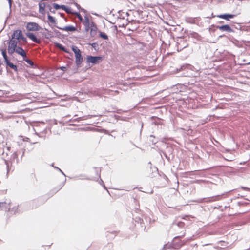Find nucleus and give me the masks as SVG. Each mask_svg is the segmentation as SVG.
<instances>
[{
  "label": "nucleus",
  "instance_id": "f257e3e1",
  "mask_svg": "<svg viewBox=\"0 0 250 250\" xmlns=\"http://www.w3.org/2000/svg\"><path fill=\"white\" fill-rule=\"evenodd\" d=\"M147 167L152 170V173L149 175V176L151 178H153L158 176L157 181L159 184V186L160 187L166 186L168 183V178L166 175L164 174H160L158 172L157 167H152L150 162L148 163Z\"/></svg>",
  "mask_w": 250,
  "mask_h": 250
},
{
  "label": "nucleus",
  "instance_id": "f03ea898",
  "mask_svg": "<svg viewBox=\"0 0 250 250\" xmlns=\"http://www.w3.org/2000/svg\"><path fill=\"white\" fill-rule=\"evenodd\" d=\"M17 42L10 39L8 42L7 51L9 54L12 55L14 52L17 53L22 57H26L25 51L21 47L18 46Z\"/></svg>",
  "mask_w": 250,
  "mask_h": 250
},
{
  "label": "nucleus",
  "instance_id": "7ed1b4c3",
  "mask_svg": "<svg viewBox=\"0 0 250 250\" xmlns=\"http://www.w3.org/2000/svg\"><path fill=\"white\" fill-rule=\"evenodd\" d=\"M10 40L17 42L19 44H20L21 41L25 43H26L27 42L26 38L24 36L21 30L14 31Z\"/></svg>",
  "mask_w": 250,
  "mask_h": 250
},
{
  "label": "nucleus",
  "instance_id": "20e7f679",
  "mask_svg": "<svg viewBox=\"0 0 250 250\" xmlns=\"http://www.w3.org/2000/svg\"><path fill=\"white\" fill-rule=\"evenodd\" d=\"M72 49L74 52L76 58V63L77 66H80L83 62V58L80 49L76 46H72Z\"/></svg>",
  "mask_w": 250,
  "mask_h": 250
},
{
  "label": "nucleus",
  "instance_id": "39448f33",
  "mask_svg": "<svg viewBox=\"0 0 250 250\" xmlns=\"http://www.w3.org/2000/svg\"><path fill=\"white\" fill-rule=\"evenodd\" d=\"M185 227V224L183 222L181 221H175L172 224V228L176 230L177 228H181L183 229V231H181V233H182L181 235L176 236L175 238L177 237H182L185 236V231L184 230Z\"/></svg>",
  "mask_w": 250,
  "mask_h": 250
},
{
  "label": "nucleus",
  "instance_id": "423d86ee",
  "mask_svg": "<svg viewBox=\"0 0 250 250\" xmlns=\"http://www.w3.org/2000/svg\"><path fill=\"white\" fill-rule=\"evenodd\" d=\"M18 157H10V160H6L3 159L5 162V164L6 165L7 168V175H8V173L10 170H12V167L13 164L15 163L16 161V163H18V160L17 159Z\"/></svg>",
  "mask_w": 250,
  "mask_h": 250
},
{
  "label": "nucleus",
  "instance_id": "0eeeda50",
  "mask_svg": "<svg viewBox=\"0 0 250 250\" xmlns=\"http://www.w3.org/2000/svg\"><path fill=\"white\" fill-rule=\"evenodd\" d=\"M26 28L29 31H38L41 29L38 23L34 22L27 23Z\"/></svg>",
  "mask_w": 250,
  "mask_h": 250
},
{
  "label": "nucleus",
  "instance_id": "6e6552de",
  "mask_svg": "<svg viewBox=\"0 0 250 250\" xmlns=\"http://www.w3.org/2000/svg\"><path fill=\"white\" fill-rule=\"evenodd\" d=\"M223 195V194H222L221 195L213 196L210 197L208 198H204L201 199L200 200L199 202H202L203 200H206V202H212L213 201H218L221 199V196Z\"/></svg>",
  "mask_w": 250,
  "mask_h": 250
},
{
  "label": "nucleus",
  "instance_id": "1a4fd4ad",
  "mask_svg": "<svg viewBox=\"0 0 250 250\" xmlns=\"http://www.w3.org/2000/svg\"><path fill=\"white\" fill-rule=\"evenodd\" d=\"M102 60V57H94V56H87V62L88 63H92L93 64H96L100 62Z\"/></svg>",
  "mask_w": 250,
  "mask_h": 250
},
{
  "label": "nucleus",
  "instance_id": "9d476101",
  "mask_svg": "<svg viewBox=\"0 0 250 250\" xmlns=\"http://www.w3.org/2000/svg\"><path fill=\"white\" fill-rule=\"evenodd\" d=\"M82 22L85 27V31L86 32L88 31L90 29V25L91 26L89 17L88 16H85Z\"/></svg>",
  "mask_w": 250,
  "mask_h": 250
},
{
  "label": "nucleus",
  "instance_id": "9b49d317",
  "mask_svg": "<svg viewBox=\"0 0 250 250\" xmlns=\"http://www.w3.org/2000/svg\"><path fill=\"white\" fill-rule=\"evenodd\" d=\"M10 202H0V209H4L5 211L10 210Z\"/></svg>",
  "mask_w": 250,
  "mask_h": 250
},
{
  "label": "nucleus",
  "instance_id": "f8f14e48",
  "mask_svg": "<svg viewBox=\"0 0 250 250\" xmlns=\"http://www.w3.org/2000/svg\"><path fill=\"white\" fill-rule=\"evenodd\" d=\"M26 34L27 37L31 40L33 42L37 43H40L41 40L38 39L33 33L31 32H27Z\"/></svg>",
  "mask_w": 250,
  "mask_h": 250
},
{
  "label": "nucleus",
  "instance_id": "ddd939ff",
  "mask_svg": "<svg viewBox=\"0 0 250 250\" xmlns=\"http://www.w3.org/2000/svg\"><path fill=\"white\" fill-rule=\"evenodd\" d=\"M216 28L221 31H226L228 32H232L233 30L229 25L226 24L222 26H217Z\"/></svg>",
  "mask_w": 250,
  "mask_h": 250
},
{
  "label": "nucleus",
  "instance_id": "4468645a",
  "mask_svg": "<svg viewBox=\"0 0 250 250\" xmlns=\"http://www.w3.org/2000/svg\"><path fill=\"white\" fill-rule=\"evenodd\" d=\"M217 17L229 21V19L233 18L235 17L234 15L230 14H224L216 16Z\"/></svg>",
  "mask_w": 250,
  "mask_h": 250
},
{
  "label": "nucleus",
  "instance_id": "2eb2a0df",
  "mask_svg": "<svg viewBox=\"0 0 250 250\" xmlns=\"http://www.w3.org/2000/svg\"><path fill=\"white\" fill-rule=\"evenodd\" d=\"M94 171L96 177H92L89 179L92 180H97L100 178L101 168L100 167H94Z\"/></svg>",
  "mask_w": 250,
  "mask_h": 250
},
{
  "label": "nucleus",
  "instance_id": "dca6fc26",
  "mask_svg": "<svg viewBox=\"0 0 250 250\" xmlns=\"http://www.w3.org/2000/svg\"><path fill=\"white\" fill-rule=\"evenodd\" d=\"M90 34L92 37H94L97 32V28L95 23L93 22H91V26L90 27Z\"/></svg>",
  "mask_w": 250,
  "mask_h": 250
},
{
  "label": "nucleus",
  "instance_id": "f3484780",
  "mask_svg": "<svg viewBox=\"0 0 250 250\" xmlns=\"http://www.w3.org/2000/svg\"><path fill=\"white\" fill-rule=\"evenodd\" d=\"M59 29L67 32H74L77 30L76 28L73 26H67L62 28H59Z\"/></svg>",
  "mask_w": 250,
  "mask_h": 250
},
{
  "label": "nucleus",
  "instance_id": "a211bd4d",
  "mask_svg": "<svg viewBox=\"0 0 250 250\" xmlns=\"http://www.w3.org/2000/svg\"><path fill=\"white\" fill-rule=\"evenodd\" d=\"M53 7L56 9H59L62 8L63 10L66 11L67 13H69V11L66 9V6L65 5H59L58 4L53 3Z\"/></svg>",
  "mask_w": 250,
  "mask_h": 250
},
{
  "label": "nucleus",
  "instance_id": "6ab92c4d",
  "mask_svg": "<svg viewBox=\"0 0 250 250\" xmlns=\"http://www.w3.org/2000/svg\"><path fill=\"white\" fill-rule=\"evenodd\" d=\"M5 63L7 66H8L11 69L14 70L15 71L17 70V67L16 65H14L13 63L10 62V60H8L7 61L5 62Z\"/></svg>",
  "mask_w": 250,
  "mask_h": 250
},
{
  "label": "nucleus",
  "instance_id": "aec40b11",
  "mask_svg": "<svg viewBox=\"0 0 250 250\" xmlns=\"http://www.w3.org/2000/svg\"><path fill=\"white\" fill-rule=\"evenodd\" d=\"M1 51L2 55L3 56V57L4 59L5 62L9 60L8 58L7 57V54H6V50L5 48L4 49H0Z\"/></svg>",
  "mask_w": 250,
  "mask_h": 250
},
{
  "label": "nucleus",
  "instance_id": "412c9836",
  "mask_svg": "<svg viewBox=\"0 0 250 250\" xmlns=\"http://www.w3.org/2000/svg\"><path fill=\"white\" fill-rule=\"evenodd\" d=\"M45 5L44 3L39 4V12L41 14H44L45 12Z\"/></svg>",
  "mask_w": 250,
  "mask_h": 250
},
{
  "label": "nucleus",
  "instance_id": "4be33fe9",
  "mask_svg": "<svg viewBox=\"0 0 250 250\" xmlns=\"http://www.w3.org/2000/svg\"><path fill=\"white\" fill-rule=\"evenodd\" d=\"M56 45L60 50H62V51H64L65 52H66L68 53H69V51L68 50H67L66 49H65V47H63L62 44H61L60 43H57Z\"/></svg>",
  "mask_w": 250,
  "mask_h": 250
},
{
  "label": "nucleus",
  "instance_id": "5701e85b",
  "mask_svg": "<svg viewBox=\"0 0 250 250\" xmlns=\"http://www.w3.org/2000/svg\"><path fill=\"white\" fill-rule=\"evenodd\" d=\"M99 36L104 40H108V38L106 34H105L104 33L100 32L99 33Z\"/></svg>",
  "mask_w": 250,
  "mask_h": 250
},
{
  "label": "nucleus",
  "instance_id": "b1692460",
  "mask_svg": "<svg viewBox=\"0 0 250 250\" xmlns=\"http://www.w3.org/2000/svg\"><path fill=\"white\" fill-rule=\"evenodd\" d=\"M48 20L52 23L55 24L56 23L55 18L50 15H48Z\"/></svg>",
  "mask_w": 250,
  "mask_h": 250
},
{
  "label": "nucleus",
  "instance_id": "393cba45",
  "mask_svg": "<svg viewBox=\"0 0 250 250\" xmlns=\"http://www.w3.org/2000/svg\"><path fill=\"white\" fill-rule=\"evenodd\" d=\"M246 164L247 166H250V159L249 160H247L246 161H244L243 162L239 163V164H240V165H242V164Z\"/></svg>",
  "mask_w": 250,
  "mask_h": 250
},
{
  "label": "nucleus",
  "instance_id": "a878e982",
  "mask_svg": "<svg viewBox=\"0 0 250 250\" xmlns=\"http://www.w3.org/2000/svg\"><path fill=\"white\" fill-rule=\"evenodd\" d=\"M76 16L81 22L83 21V18L82 16L80 14L77 13Z\"/></svg>",
  "mask_w": 250,
  "mask_h": 250
},
{
  "label": "nucleus",
  "instance_id": "bb28decb",
  "mask_svg": "<svg viewBox=\"0 0 250 250\" xmlns=\"http://www.w3.org/2000/svg\"><path fill=\"white\" fill-rule=\"evenodd\" d=\"M25 61L26 62H27L30 65L32 66L34 65V62L30 60L27 59L25 60Z\"/></svg>",
  "mask_w": 250,
  "mask_h": 250
},
{
  "label": "nucleus",
  "instance_id": "cd10ccee",
  "mask_svg": "<svg viewBox=\"0 0 250 250\" xmlns=\"http://www.w3.org/2000/svg\"><path fill=\"white\" fill-rule=\"evenodd\" d=\"M241 188L244 190L250 191V188L247 187L242 186L241 187Z\"/></svg>",
  "mask_w": 250,
  "mask_h": 250
},
{
  "label": "nucleus",
  "instance_id": "c85d7f7f",
  "mask_svg": "<svg viewBox=\"0 0 250 250\" xmlns=\"http://www.w3.org/2000/svg\"><path fill=\"white\" fill-rule=\"evenodd\" d=\"M137 220H136L138 223H140V224L143 221V219L139 217L138 218H136Z\"/></svg>",
  "mask_w": 250,
  "mask_h": 250
},
{
  "label": "nucleus",
  "instance_id": "c756f323",
  "mask_svg": "<svg viewBox=\"0 0 250 250\" xmlns=\"http://www.w3.org/2000/svg\"><path fill=\"white\" fill-rule=\"evenodd\" d=\"M223 158L224 160L226 161H232L234 160L232 159H228L226 158L225 157H223Z\"/></svg>",
  "mask_w": 250,
  "mask_h": 250
},
{
  "label": "nucleus",
  "instance_id": "7c9ffc66",
  "mask_svg": "<svg viewBox=\"0 0 250 250\" xmlns=\"http://www.w3.org/2000/svg\"><path fill=\"white\" fill-rule=\"evenodd\" d=\"M59 171L65 177H66L65 174L63 173V172L60 168L59 169Z\"/></svg>",
  "mask_w": 250,
  "mask_h": 250
},
{
  "label": "nucleus",
  "instance_id": "2f4dec72",
  "mask_svg": "<svg viewBox=\"0 0 250 250\" xmlns=\"http://www.w3.org/2000/svg\"><path fill=\"white\" fill-rule=\"evenodd\" d=\"M8 0V2L9 3L10 6H11L12 4V0Z\"/></svg>",
  "mask_w": 250,
  "mask_h": 250
},
{
  "label": "nucleus",
  "instance_id": "473e14b6",
  "mask_svg": "<svg viewBox=\"0 0 250 250\" xmlns=\"http://www.w3.org/2000/svg\"><path fill=\"white\" fill-rule=\"evenodd\" d=\"M167 160L170 162V157H166Z\"/></svg>",
  "mask_w": 250,
  "mask_h": 250
},
{
  "label": "nucleus",
  "instance_id": "72a5a7b5",
  "mask_svg": "<svg viewBox=\"0 0 250 250\" xmlns=\"http://www.w3.org/2000/svg\"><path fill=\"white\" fill-rule=\"evenodd\" d=\"M135 209H136L135 211H136L137 213H138V212H137L138 211H140V210H139L137 208H135Z\"/></svg>",
  "mask_w": 250,
  "mask_h": 250
},
{
  "label": "nucleus",
  "instance_id": "f704fd0d",
  "mask_svg": "<svg viewBox=\"0 0 250 250\" xmlns=\"http://www.w3.org/2000/svg\"><path fill=\"white\" fill-rule=\"evenodd\" d=\"M54 168L58 170H59V169H60L59 167H54Z\"/></svg>",
  "mask_w": 250,
  "mask_h": 250
},
{
  "label": "nucleus",
  "instance_id": "c9c22d12",
  "mask_svg": "<svg viewBox=\"0 0 250 250\" xmlns=\"http://www.w3.org/2000/svg\"><path fill=\"white\" fill-rule=\"evenodd\" d=\"M93 116L92 115H88V118H91Z\"/></svg>",
  "mask_w": 250,
  "mask_h": 250
},
{
  "label": "nucleus",
  "instance_id": "e433bc0d",
  "mask_svg": "<svg viewBox=\"0 0 250 250\" xmlns=\"http://www.w3.org/2000/svg\"><path fill=\"white\" fill-rule=\"evenodd\" d=\"M51 166L52 167H55V166H54V163L51 164Z\"/></svg>",
  "mask_w": 250,
  "mask_h": 250
},
{
  "label": "nucleus",
  "instance_id": "4c0bfd02",
  "mask_svg": "<svg viewBox=\"0 0 250 250\" xmlns=\"http://www.w3.org/2000/svg\"><path fill=\"white\" fill-rule=\"evenodd\" d=\"M103 187H104V188L105 189H106V188H105V185H104V184L103 185Z\"/></svg>",
  "mask_w": 250,
  "mask_h": 250
},
{
  "label": "nucleus",
  "instance_id": "58836bf2",
  "mask_svg": "<svg viewBox=\"0 0 250 250\" xmlns=\"http://www.w3.org/2000/svg\"><path fill=\"white\" fill-rule=\"evenodd\" d=\"M35 202H36V200H34V201H32V203H35Z\"/></svg>",
  "mask_w": 250,
  "mask_h": 250
},
{
  "label": "nucleus",
  "instance_id": "ea45409f",
  "mask_svg": "<svg viewBox=\"0 0 250 250\" xmlns=\"http://www.w3.org/2000/svg\"><path fill=\"white\" fill-rule=\"evenodd\" d=\"M100 181H101V182L102 183H103V180H102L101 179H100Z\"/></svg>",
  "mask_w": 250,
  "mask_h": 250
},
{
  "label": "nucleus",
  "instance_id": "a19ab883",
  "mask_svg": "<svg viewBox=\"0 0 250 250\" xmlns=\"http://www.w3.org/2000/svg\"><path fill=\"white\" fill-rule=\"evenodd\" d=\"M208 244H205V245H203V246H207L208 245Z\"/></svg>",
  "mask_w": 250,
  "mask_h": 250
},
{
  "label": "nucleus",
  "instance_id": "79ce46f5",
  "mask_svg": "<svg viewBox=\"0 0 250 250\" xmlns=\"http://www.w3.org/2000/svg\"><path fill=\"white\" fill-rule=\"evenodd\" d=\"M219 22H220V23H222V22H223V21H220Z\"/></svg>",
  "mask_w": 250,
  "mask_h": 250
},
{
  "label": "nucleus",
  "instance_id": "37998d69",
  "mask_svg": "<svg viewBox=\"0 0 250 250\" xmlns=\"http://www.w3.org/2000/svg\"><path fill=\"white\" fill-rule=\"evenodd\" d=\"M66 181V179H65L64 183H65Z\"/></svg>",
  "mask_w": 250,
  "mask_h": 250
},
{
  "label": "nucleus",
  "instance_id": "c03bdc74",
  "mask_svg": "<svg viewBox=\"0 0 250 250\" xmlns=\"http://www.w3.org/2000/svg\"><path fill=\"white\" fill-rule=\"evenodd\" d=\"M249 64H250V62L249 63Z\"/></svg>",
  "mask_w": 250,
  "mask_h": 250
}]
</instances>
